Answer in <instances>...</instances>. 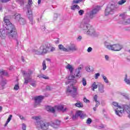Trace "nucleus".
<instances>
[{
    "label": "nucleus",
    "instance_id": "obj_1",
    "mask_svg": "<svg viewBox=\"0 0 130 130\" xmlns=\"http://www.w3.org/2000/svg\"><path fill=\"white\" fill-rule=\"evenodd\" d=\"M4 24L6 25V29H0V37H6L8 35L9 37H12L16 40L17 45H19V40H18V34L17 33V29L10 20L7 19V17L4 18Z\"/></svg>",
    "mask_w": 130,
    "mask_h": 130
},
{
    "label": "nucleus",
    "instance_id": "obj_2",
    "mask_svg": "<svg viewBox=\"0 0 130 130\" xmlns=\"http://www.w3.org/2000/svg\"><path fill=\"white\" fill-rule=\"evenodd\" d=\"M66 68L67 70H69L71 73V75L68 77V80L66 82V85L71 84L70 86H68L67 88L66 94L71 95L73 98H75V97L78 95V88L74 86L75 84L77 83L76 77L74 75H72L74 71V68H73L72 65L68 64Z\"/></svg>",
    "mask_w": 130,
    "mask_h": 130
},
{
    "label": "nucleus",
    "instance_id": "obj_3",
    "mask_svg": "<svg viewBox=\"0 0 130 130\" xmlns=\"http://www.w3.org/2000/svg\"><path fill=\"white\" fill-rule=\"evenodd\" d=\"M100 11V7H96L95 8L91 10L87 15H86L83 21L79 25V28L80 29L81 31H82L83 33L88 32V30L92 26L89 23H90V19L95 18L96 15L98 13V12Z\"/></svg>",
    "mask_w": 130,
    "mask_h": 130
},
{
    "label": "nucleus",
    "instance_id": "obj_4",
    "mask_svg": "<svg viewBox=\"0 0 130 130\" xmlns=\"http://www.w3.org/2000/svg\"><path fill=\"white\" fill-rule=\"evenodd\" d=\"M55 51V48L52 46V45L49 43H46L45 44L41 46L38 50H35L34 51L36 54H46L49 52H53Z\"/></svg>",
    "mask_w": 130,
    "mask_h": 130
},
{
    "label": "nucleus",
    "instance_id": "obj_5",
    "mask_svg": "<svg viewBox=\"0 0 130 130\" xmlns=\"http://www.w3.org/2000/svg\"><path fill=\"white\" fill-rule=\"evenodd\" d=\"M118 8L117 4L115 2L110 3L105 10V15H113Z\"/></svg>",
    "mask_w": 130,
    "mask_h": 130
},
{
    "label": "nucleus",
    "instance_id": "obj_6",
    "mask_svg": "<svg viewBox=\"0 0 130 130\" xmlns=\"http://www.w3.org/2000/svg\"><path fill=\"white\" fill-rule=\"evenodd\" d=\"M32 119L36 120L37 124L40 125L41 128L43 130L48 129V127H49V125H50V123L41 120L40 118L38 116H33L32 117Z\"/></svg>",
    "mask_w": 130,
    "mask_h": 130
},
{
    "label": "nucleus",
    "instance_id": "obj_7",
    "mask_svg": "<svg viewBox=\"0 0 130 130\" xmlns=\"http://www.w3.org/2000/svg\"><path fill=\"white\" fill-rule=\"evenodd\" d=\"M21 73L24 77V84L25 85H28V83L32 82V76H31V75L33 74V72L29 71L28 73H26L25 71H21Z\"/></svg>",
    "mask_w": 130,
    "mask_h": 130
},
{
    "label": "nucleus",
    "instance_id": "obj_8",
    "mask_svg": "<svg viewBox=\"0 0 130 130\" xmlns=\"http://www.w3.org/2000/svg\"><path fill=\"white\" fill-rule=\"evenodd\" d=\"M85 34H87V35H89V36H93V37H97L99 35L95 31V29H94L92 26Z\"/></svg>",
    "mask_w": 130,
    "mask_h": 130
},
{
    "label": "nucleus",
    "instance_id": "obj_9",
    "mask_svg": "<svg viewBox=\"0 0 130 130\" xmlns=\"http://www.w3.org/2000/svg\"><path fill=\"white\" fill-rule=\"evenodd\" d=\"M123 48V46L122 45L117 44L111 45V48L110 50H113L114 51H120Z\"/></svg>",
    "mask_w": 130,
    "mask_h": 130
},
{
    "label": "nucleus",
    "instance_id": "obj_10",
    "mask_svg": "<svg viewBox=\"0 0 130 130\" xmlns=\"http://www.w3.org/2000/svg\"><path fill=\"white\" fill-rule=\"evenodd\" d=\"M44 99V96L42 95H39L35 97V103L37 105L40 104L42 102V101Z\"/></svg>",
    "mask_w": 130,
    "mask_h": 130
},
{
    "label": "nucleus",
    "instance_id": "obj_11",
    "mask_svg": "<svg viewBox=\"0 0 130 130\" xmlns=\"http://www.w3.org/2000/svg\"><path fill=\"white\" fill-rule=\"evenodd\" d=\"M81 70H82V68L79 67L76 69L75 72L74 76H75L76 78H78V79H80V78L82 77L81 75Z\"/></svg>",
    "mask_w": 130,
    "mask_h": 130
},
{
    "label": "nucleus",
    "instance_id": "obj_12",
    "mask_svg": "<svg viewBox=\"0 0 130 130\" xmlns=\"http://www.w3.org/2000/svg\"><path fill=\"white\" fill-rule=\"evenodd\" d=\"M67 49L68 50V52L69 51H77V50H78V48H77V46H76V45L73 44L69 46Z\"/></svg>",
    "mask_w": 130,
    "mask_h": 130
},
{
    "label": "nucleus",
    "instance_id": "obj_13",
    "mask_svg": "<svg viewBox=\"0 0 130 130\" xmlns=\"http://www.w3.org/2000/svg\"><path fill=\"white\" fill-rule=\"evenodd\" d=\"M76 113L78 117L79 116L80 118H82V119H84V118L86 117V114H84V112L82 111H77Z\"/></svg>",
    "mask_w": 130,
    "mask_h": 130
},
{
    "label": "nucleus",
    "instance_id": "obj_14",
    "mask_svg": "<svg viewBox=\"0 0 130 130\" xmlns=\"http://www.w3.org/2000/svg\"><path fill=\"white\" fill-rule=\"evenodd\" d=\"M60 124V121L59 120H56L55 122L53 123L51 125L54 128H57L59 125Z\"/></svg>",
    "mask_w": 130,
    "mask_h": 130
},
{
    "label": "nucleus",
    "instance_id": "obj_15",
    "mask_svg": "<svg viewBox=\"0 0 130 130\" xmlns=\"http://www.w3.org/2000/svg\"><path fill=\"white\" fill-rule=\"evenodd\" d=\"M98 89H99V91L100 93H102V94H103L104 93L105 90H104V85L102 84H100L98 85Z\"/></svg>",
    "mask_w": 130,
    "mask_h": 130
},
{
    "label": "nucleus",
    "instance_id": "obj_16",
    "mask_svg": "<svg viewBox=\"0 0 130 130\" xmlns=\"http://www.w3.org/2000/svg\"><path fill=\"white\" fill-rule=\"evenodd\" d=\"M46 109L47 111H49V112H51L52 113H54V112H55V110L54 108L50 106H47L46 107Z\"/></svg>",
    "mask_w": 130,
    "mask_h": 130
},
{
    "label": "nucleus",
    "instance_id": "obj_17",
    "mask_svg": "<svg viewBox=\"0 0 130 130\" xmlns=\"http://www.w3.org/2000/svg\"><path fill=\"white\" fill-rule=\"evenodd\" d=\"M1 78H3V76L5 77H9V73L5 70H0Z\"/></svg>",
    "mask_w": 130,
    "mask_h": 130
},
{
    "label": "nucleus",
    "instance_id": "obj_18",
    "mask_svg": "<svg viewBox=\"0 0 130 130\" xmlns=\"http://www.w3.org/2000/svg\"><path fill=\"white\" fill-rule=\"evenodd\" d=\"M58 48L60 50H62V51H64L65 52H69L68 48H64L63 45H62V44H60L58 45Z\"/></svg>",
    "mask_w": 130,
    "mask_h": 130
},
{
    "label": "nucleus",
    "instance_id": "obj_19",
    "mask_svg": "<svg viewBox=\"0 0 130 130\" xmlns=\"http://www.w3.org/2000/svg\"><path fill=\"white\" fill-rule=\"evenodd\" d=\"M57 110H60V111H62L63 112H65L66 110H67V108H64L63 106L59 105L55 107Z\"/></svg>",
    "mask_w": 130,
    "mask_h": 130
},
{
    "label": "nucleus",
    "instance_id": "obj_20",
    "mask_svg": "<svg viewBox=\"0 0 130 130\" xmlns=\"http://www.w3.org/2000/svg\"><path fill=\"white\" fill-rule=\"evenodd\" d=\"M14 17H15V19L16 21H17L18 22L21 19V18H22L21 17V14H19V13H16L14 15Z\"/></svg>",
    "mask_w": 130,
    "mask_h": 130
},
{
    "label": "nucleus",
    "instance_id": "obj_21",
    "mask_svg": "<svg viewBox=\"0 0 130 130\" xmlns=\"http://www.w3.org/2000/svg\"><path fill=\"white\" fill-rule=\"evenodd\" d=\"M122 23L123 24V25H129V24H130V18H129L128 19H124L122 20Z\"/></svg>",
    "mask_w": 130,
    "mask_h": 130
},
{
    "label": "nucleus",
    "instance_id": "obj_22",
    "mask_svg": "<svg viewBox=\"0 0 130 130\" xmlns=\"http://www.w3.org/2000/svg\"><path fill=\"white\" fill-rule=\"evenodd\" d=\"M122 96L126 99V100H128L130 101V96L129 95L126 93H121Z\"/></svg>",
    "mask_w": 130,
    "mask_h": 130
},
{
    "label": "nucleus",
    "instance_id": "obj_23",
    "mask_svg": "<svg viewBox=\"0 0 130 130\" xmlns=\"http://www.w3.org/2000/svg\"><path fill=\"white\" fill-rule=\"evenodd\" d=\"M18 22L19 24H20V25H25V24H26V20L25 19L21 17Z\"/></svg>",
    "mask_w": 130,
    "mask_h": 130
},
{
    "label": "nucleus",
    "instance_id": "obj_24",
    "mask_svg": "<svg viewBox=\"0 0 130 130\" xmlns=\"http://www.w3.org/2000/svg\"><path fill=\"white\" fill-rule=\"evenodd\" d=\"M71 9L72 11H75L76 9L80 10V6L78 5H73L71 6Z\"/></svg>",
    "mask_w": 130,
    "mask_h": 130
},
{
    "label": "nucleus",
    "instance_id": "obj_25",
    "mask_svg": "<svg viewBox=\"0 0 130 130\" xmlns=\"http://www.w3.org/2000/svg\"><path fill=\"white\" fill-rule=\"evenodd\" d=\"M76 107H79V108H83L84 107V105H83V103L81 102L77 103L75 104Z\"/></svg>",
    "mask_w": 130,
    "mask_h": 130
},
{
    "label": "nucleus",
    "instance_id": "obj_26",
    "mask_svg": "<svg viewBox=\"0 0 130 130\" xmlns=\"http://www.w3.org/2000/svg\"><path fill=\"white\" fill-rule=\"evenodd\" d=\"M105 46L109 50L111 49V45L107 42H105Z\"/></svg>",
    "mask_w": 130,
    "mask_h": 130
},
{
    "label": "nucleus",
    "instance_id": "obj_27",
    "mask_svg": "<svg viewBox=\"0 0 130 130\" xmlns=\"http://www.w3.org/2000/svg\"><path fill=\"white\" fill-rule=\"evenodd\" d=\"M92 88L91 90H92V91H95V89H97V88H98V84H96V82H94L92 84Z\"/></svg>",
    "mask_w": 130,
    "mask_h": 130
},
{
    "label": "nucleus",
    "instance_id": "obj_28",
    "mask_svg": "<svg viewBox=\"0 0 130 130\" xmlns=\"http://www.w3.org/2000/svg\"><path fill=\"white\" fill-rule=\"evenodd\" d=\"M102 77H103V79L104 82L106 84H108V83H109V81H108V79H107V77H106V76H105L104 75H102Z\"/></svg>",
    "mask_w": 130,
    "mask_h": 130
},
{
    "label": "nucleus",
    "instance_id": "obj_29",
    "mask_svg": "<svg viewBox=\"0 0 130 130\" xmlns=\"http://www.w3.org/2000/svg\"><path fill=\"white\" fill-rule=\"evenodd\" d=\"M28 19L30 21V23L31 25H33V24H34V21H33V16H28Z\"/></svg>",
    "mask_w": 130,
    "mask_h": 130
},
{
    "label": "nucleus",
    "instance_id": "obj_30",
    "mask_svg": "<svg viewBox=\"0 0 130 130\" xmlns=\"http://www.w3.org/2000/svg\"><path fill=\"white\" fill-rule=\"evenodd\" d=\"M125 3H126V0H121L118 2V4L120 6L123 5Z\"/></svg>",
    "mask_w": 130,
    "mask_h": 130
},
{
    "label": "nucleus",
    "instance_id": "obj_31",
    "mask_svg": "<svg viewBox=\"0 0 130 130\" xmlns=\"http://www.w3.org/2000/svg\"><path fill=\"white\" fill-rule=\"evenodd\" d=\"M82 83L83 86L87 85V81L86 80V79H85V78H82Z\"/></svg>",
    "mask_w": 130,
    "mask_h": 130
},
{
    "label": "nucleus",
    "instance_id": "obj_32",
    "mask_svg": "<svg viewBox=\"0 0 130 130\" xmlns=\"http://www.w3.org/2000/svg\"><path fill=\"white\" fill-rule=\"evenodd\" d=\"M17 3H18L20 6H23L24 0H16Z\"/></svg>",
    "mask_w": 130,
    "mask_h": 130
},
{
    "label": "nucleus",
    "instance_id": "obj_33",
    "mask_svg": "<svg viewBox=\"0 0 130 130\" xmlns=\"http://www.w3.org/2000/svg\"><path fill=\"white\" fill-rule=\"evenodd\" d=\"M46 70V63L45 61H43V71H45Z\"/></svg>",
    "mask_w": 130,
    "mask_h": 130
},
{
    "label": "nucleus",
    "instance_id": "obj_34",
    "mask_svg": "<svg viewBox=\"0 0 130 130\" xmlns=\"http://www.w3.org/2000/svg\"><path fill=\"white\" fill-rule=\"evenodd\" d=\"M87 124H90V123H92V119L90 118H88L86 122Z\"/></svg>",
    "mask_w": 130,
    "mask_h": 130
},
{
    "label": "nucleus",
    "instance_id": "obj_35",
    "mask_svg": "<svg viewBox=\"0 0 130 130\" xmlns=\"http://www.w3.org/2000/svg\"><path fill=\"white\" fill-rule=\"evenodd\" d=\"M7 84V80L5 79H3L1 82V85L2 86H5Z\"/></svg>",
    "mask_w": 130,
    "mask_h": 130
},
{
    "label": "nucleus",
    "instance_id": "obj_36",
    "mask_svg": "<svg viewBox=\"0 0 130 130\" xmlns=\"http://www.w3.org/2000/svg\"><path fill=\"white\" fill-rule=\"evenodd\" d=\"M83 2V0H73V4H79Z\"/></svg>",
    "mask_w": 130,
    "mask_h": 130
},
{
    "label": "nucleus",
    "instance_id": "obj_37",
    "mask_svg": "<svg viewBox=\"0 0 130 130\" xmlns=\"http://www.w3.org/2000/svg\"><path fill=\"white\" fill-rule=\"evenodd\" d=\"M84 11L83 10H80L78 11L79 15L80 16H82V15H84Z\"/></svg>",
    "mask_w": 130,
    "mask_h": 130
},
{
    "label": "nucleus",
    "instance_id": "obj_38",
    "mask_svg": "<svg viewBox=\"0 0 130 130\" xmlns=\"http://www.w3.org/2000/svg\"><path fill=\"white\" fill-rule=\"evenodd\" d=\"M19 88H20V87L19 86V84H16L14 86V90H15L16 91H18V90H19Z\"/></svg>",
    "mask_w": 130,
    "mask_h": 130
},
{
    "label": "nucleus",
    "instance_id": "obj_39",
    "mask_svg": "<svg viewBox=\"0 0 130 130\" xmlns=\"http://www.w3.org/2000/svg\"><path fill=\"white\" fill-rule=\"evenodd\" d=\"M12 117H13V115H10L7 120V122H10V121H11V120L12 119Z\"/></svg>",
    "mask_w": 130,
    "mask_h": 130
},
{
    "label": "nucleus",
    "instance_id": "obj_40",
    "mask_svg": "<svg viewBox=\"0 0 130 130\" xmlns=\"http://www.w3.org/2000/svg\"><path fill=\"white\" fill-rule=\"evenodd\" d=\"M27 15H28V17H31V16H32V11L31 10H28Z\"/></svg>",
    "mask_w": 130,
    "mask_h": 130
},
{
    "label": "nucleus",
    "instance_id": "obj_41",
    "mask_svg": "<svg viewBox=\"0 0 130 130\" xmlns=\"http://www.w3.org/2000/svg\"><path fill=\"white\" fill-rule=\"evenodd\" d=\"M85 70L87 72H92V70H91V68H90L89 67H86L85 68Z\"/></svg>",
    "mask_w": 130,
    "mask_h": 130
},
{
    "label": "nucleus",
    "instance_id": "obj_42",
    "mask_svg": "<svg viewBox=\"0 0 130 130\" xmlns=\"http://www.w3.org/2000/svg\"><path fill=\"white\" fill-rule=\"evenodd\" d=\"M78 118V115H77V113L75 114V115H73L72 116V119H73V120H75V119H76V118Z\"/></svg>",
    "mask_w": 130,
    "mask_h": 130
},
{
    "label": "nucleus",
    "instance_id": "obj_43",
    "mask_svg": "<svg viewBox=\"0 0 130 130\" xmlns=\"http://www.w3.org/2000/svg\"><path fill=\"white\" fill-rule=\"evenodd\" d=\"M98 98V96L97 95V94H95L94 97H93V100L95 102H97V99Z\"/></svg>",
    "mask_w": 130,
    "mask_h": 130
},
{
    "label": "nucleus",
    "instance_id": "obj_44",
    "mask_svg": "<svg viewBox=\"0 0 130 130\" xmlns=\"http://www.w3.org/2000/svg\"><path fill=\"white\" fill-rule=\"evenodd\" d=\"M83 101L85 103H89V102H90V101H89V100H87V98H84Z\"/></svg>",
    "mask_w": 130,
    "mask_h": 130
},
{
    "label": "nucleus",
    "instance_id": "obj_45",
    "mask_svg": "<svg viewBox=\"0 0 130 130\" xmlns=\"http://www.w3.org/2000/svg\"><path fill=\"white\" fill-rule=\"evenodd\" d=\"M30 85L32 87H36V81H35L34 82L30 83Z\"/></svg>",
    "mask_w": 130,
    "mask_h": 130
},
{
    "label": "nucleus",
    "instance_id": "obj_46",
    "mask_svg": "<svg viewBox=\"0 0 130 130\" xmlns=\"http://www.w3.org/2000/svg\"><path fill=\"white\" fill-rule=\"evenodd\" d=\"M98 77H100V73H96L95 74V79L97 80L98 79Z\"/></svg>",
    "mask_w": 130,
    "mask_h": 130
},
{
    "label": "nucleus",
    "instance_id": "obj_47",
    "mask_svg": "<svg viewBox=\"0 0 130 130\" xmlns=\"http://www.w3.org/2000/svg\"><path fill=\"white\" fill-rule=\"evenodd\" d=\"M92 50H93V48H92V47H89L87 49V52H92Z\"/></svg>",
    "mask_w": 130,
    "mask_h": 130
},
{
    "label": "nucleus",
    "instance_id": "obj_48",
    "mask_svg": "<svg viewBox=\"0 0 130 130\" xmlns=\"http://www.w3.org/2000/svg\"><path fill=\"white\" fill-rule=\"evenodd\" d=\"M10 1L11 0H0V2H1V3H6L10 2Z\"/></svg>",
    "mask_w": 130,
    "mask_h": 130
},
{
    "label": "nucleus",
    "instance_id": "obj_49",
    "mask_svg": "<svg viewBox=\"0 0 130 130\" xmlns=\"http://www.w3.org/2000/svg\"><path fill=\"white\" fill-rule=\"evenodd\" d=\"M43 79H45V80H48L49 79V77L48 76H46L45 75H43Z\"/></svg>",
    "mask_w": 130,
    "mask_h": 130
},
{
    "label": "nucleus",
    "instance_id": "obj_50",
    "mask_svg": "<svg viewBox=\"0 0 130 130\" xmlns=\"http://www.w3.org/2000/svg\"><path fill=\"white\" fill-rule=\"evenodd\" d=\"M96 104H95V107H98L99 106V105H100V102L98 101H96V102H95Z\"/></svg>",
    "mask_w": 130,
    "mask_h": 130
},
{
    "label": "nucleus",
    "instance_id": "obj_51",
    "mask_svg": "<svg viewBox=\"0 0 130 130\" xmlns=\"http://www.w3.org/2000/svg\"><path fill=\"white\" fill-rule=\"evenodd\" d=\"M22 130H26V124H25V123L22 124Z\"/></svg>",
    "mask_w": 130,
    "mask_h": 130
},
{
    "label": "nucleus",
    "instance_id": "obj_52",
    "mask_svg": "<svg viewBox=\"0 0 130 130\" xmlns=\"http://www.w3.org/2000/svg\"><path fill=\"white\" fill-rule=\"evenodd\" d=\"M58 15L57 13H55L54 14V20H56L57 19Z\"/></svg>",
    "mask_w": 130,
    "mask_h": 130
},
{
    "label": "nucleus",
    "instance_id": "obj_53",
    "mask_svg": "<svg viewBox=\"0 0 130 130\" xmlns=\"http://www.w3.org/2000/svg\"><path fill=\"white\" fill-rule=\"evenodd\" d=\"M54 42L55 44H58V43H59V39H57L56 40L54 41Z\"/></svg>",
    "mask_w": 130,
    "mask_h": 130
},
{
    "label": "nucleus",
    "instance_id": "obj_54",
    "mask_svg": "<svg viewBox=\"0 0 130 130\" xmlns=\"http://www.w3.org/2000/svg\"><path fill=\"white\" fill-rule=\"evenodd\" d=\"M46 89L47 91H50V90H51V88H50V86H47Z\"/></svg>",
    "mask_w": 130,
    "mask_h": 130
},
{
    "label": "nucleus",
    "instance_id": "obj_55",
    "mask_svg": "<svg viewBox=\"0 0 130 130\" xmlns=\"http://www.w3.org/2000/svg\"><path fill=\"white\" fill-rule=\"evenodd\" d=\"M105 58L106 60H109V56L107 55H105Z\"/></svg>",
    "mask_w": 130,
    "mask_h": 130
},
{
    "label": "nucleus",
    "instance_id": "obj_56",
    "mask_svg": "<svg viewBox=\"0 0 130 130\" xmlns=\"http://www.w3.org/2000/svg\"><path fill=\"white\" fill-rule=\"evenodd\" d=\"M77 40H79V41H81V40H82V36H79L77 38Z\"/></svg>",
    "mask_w": 130,
    "mask_h": 130
},
{
    "label": "nucleus",
    "instance_id": "obj_57",
    "mask_svg": "<svg viewBox=\"0 0 130 130\" xmlns=\"http://www.w3.org/2000/svg\"><path fill=\"white\" fill-rule=\"evenodd\" d=\"M32 0H28V5L29 6H31L32 5Z\"/></svg>",
    "mask_w": 130,
    "mask_h": 130
},
{
    "label": "nucleus",
    "instance_id": "obj_58",
    "mask_svg": "<svg viewBox=\"0 0 130 130\" xmlns=\"http://www.w3.org/2000/svg\"><path fill=\"white\" fill-rule=\"evenodd\" d=\"M119 16H120V17H122V21H123V19H124V14H120Z\"/></svg>",
    "mask_w": 130,
    "mask_h": 130
},
{
    "label": "nucleus",
    "instance_id": "obj_59",
    "mask_svg": "<svg viewBox=\"0 0 130 130\" xmlns=\"http://www.w3.org/2000/svg\"><path fill=\"white\" fill-rule=\"evenodd\" d=\"M38 78H43V74H41V75H38Z\"/></svg>",
    "mask_w": 130,
    "mask_h": 130
},
{
    "label": "nucleus",
    "instance_id": "obj_60",
    "mask_svg": "<svg viewBox=\"0 0 130 130\" xmlns=\"http://www.w3.org/2000/svg\"><path fill=\"white\" fill-rule=\"evenodd\" d=\"M99 127H101V128H104V127H105V126L103 124H102L99 126Z\"/></svg>",
    "mask_w": 130,
    "mask_h": 130
},
{
    "label": "nucleus",
    "instance_id": "obj_61",
    "mask_svg": "<svg viewBox=\"0 0 130 130\" xmlns=\"http://www.w3.org/2000/svg\"><path fill=\"white\" fill-rule=\"evenodd\" d=\"M21 60L23 62H25V59H24V56H21Z\"/></svg>",
    "mask_w": 130,
    "mask_h": 130
},
{
    "label": "nucleus",
    "instance_id": "obj_62",
    "mask_svg": "<svg viewBox=\"0 0 130 130\" xmlns=\"http://www.w3.org/2000/svg\"><path fill=\"white\" fill-rule=\"evenodd\" d=\"M19 118H20V119H24V117L23 116L19 115Z\"/></svg>",
    "mask_w": 130,
    "mask_h": 130
},
{
    "label": "nucleus",
    "instance_id": "obj_63",
    "mask_svg": "<svg viewBox=\"0 0 130 130\" xmlns=\"http://www.w3.org/2000/svg\"><path fill=\"white\" fill-rule=\"evenodd\" d=\"M9 122H8V121H6L4 126H7V125H8V124L9 123Z\"/></svg>",
    "mask_w": 130,
    "mask_h": 130
},
{
    "label": "nucleus",
    "instance_id": "obj_64",
    "mask_svg": "<svg viewBox=\"0 0 130 130\" xmlns=\"http://www.w3.org/2000/svg\"><path fill=\"white\" fill-rule=\"evenodd\" d=\"M38 5H40V4H41V0H38Z\"/></svg>",
    "mask_w": 130,
    "mask_h": 130
}]
</instances>
